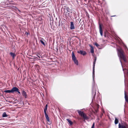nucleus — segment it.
<instances>
[{
  "mask_svg": "<svg viewBox=\"0 0 128 128\" xmlns=\"http://www.w3.org/2000/svg\"><path fill=\"white\" fill-rule=\"evenodd\" d=\"M10 4L12 5L14 4L13 2H10Z\"/></svg>",
  "mask_w": 128,
  "mask_h": 128,
  "instance_id": "24",
  "label": "nucleus"
},
{
  "mask_svg": "<svg viewBox=\"0 0 128 128\" xmlns=\"http://www.w3.org/2000/svg\"><path fill=\"white\" fill-rule=\"evenodd\" d=\"M77 52L84 56L86 54V51H84L82 50H80L78 51Z\"/></svg>",
  "mask_w": 128,
  "mask_h": 128,
  "instance_id": "7",
  "label": "nucleus"
},
{
  "mask_svg": "<svg viewBox=\"0 0 128 128\" xmlns=\"http://www.w3.org/2000/svg\"><path fill=\"white\" fill-rule=\"evenodd\" d=\"M40 42L44 46H45L46 45L44 43L46 42L45 40L43 38H41V40H40Z\"/></svg>",
  "mask_w": 128,
  "mask_h": 128,
  "instance_id": "10",
  "label": "nucleus"
},
{
  "mask_svg": "<svg viewBox=\"0 0 128 128\" xmlns=\"http://www.w3.org/2000/svg\"><path fill=\"white\" fill-rule=\"evenodd\" d=\"M59 25L60 24V22H58Z\"/></svg>",
  "mask_w": 128,
  "mask_h": 128,
  "instance_id": "33",
  "label": "nucleus"
},
{
  "mask_svg": "<svg viewBox=\"0 0 128 128\" xmlns=\"http://www.w3.org/2000/svg\"><path fill=\"white\" fill-rule=\"evenodd\" d=\"M44 113L45 114L46 118V119L47 120L48 122H49L50 119L48 115L47 114L46 112H44Z\"/></svg>",
  "mask_w": 128,
  "mask_h": 128,
  "instance_id": "11",
  "label": "nucleus"
},
{
  "mask_svg": "<svg viewBox=\"0 0 128 128\" xmlns=\"http://www.w3.org/2000/svg\"><path fill=\"white\" fill-rule=\"evenodd\" d=\"M66 120L70 125H72V122L68 119H67Z\"/></svg>",
  "mask_w": 128,
  "mask_h": 128,
  "instance_id": "14",
  "label": "nucleus"
},
{
  "mask_svg": "<svg viewBox=\"0 0 128 128\" xmlns=\"http://www.w3.org/2000/svg\"><path fill=\"white\" fill-rule=\"evenodd\" d=\"M99 30L100 32V34L101 36H103L102 34V27L101 25L100 24H99Z\"/></svg>",
  "mask_w": 128,
  "mask_h": 128,
  "instance_id": "8",
  "label": "nucleus"
},
{
  "mask_svg": "<svg viewBox=\"0 0 128 128\" xmlns=\"http://www.w3.org/2000/svg\"><path fill=\"white\" fill-rule=\"evenodd\" d=\"M26 104H29V103L27 102L26 103Z\"/></svg>",
  "mask_w": 128,
  "mask_h": 128,
  "instance_id": "32",
  "label": "nucleus"
},
{
  "mask_svg": "<svg viewBox=\"0 0 128 128\" xmlns=\"http://www.w3.org/2000/svg\"><path fill=\"white\" fill-rule=\"evenodd\" d=\"M118 128H128V125L125 123H119Z\"/></svg>",
  "mask_w": 128,
  "mask_h": 128,
  "instance_id": "5",
  "label": "nucleus"
},
{
  "mask_svg": "<svg viewBox=\"0 0 128 128\" xmlns=\"http://www.w3.org/2000/svg\"><path fill=\"white\" fill-rule=\"evenodd\" d=\"M94 127L92 126L91 128H94Z\"/></svg>",
  "mask_w": 128,
  "mask_h": 128,
  "instance_id": "29",
  "label": "nucleus"
},
{
  "mask_svg": "<svg viewBox=\"0 0 128 128\" xmlns=\"http://www.w3.org/2000/svg\"><path fill=\"white\" fill-rule=\"evenodd\" d=\"M124 46L125 47H126V48H127V46H126L125 45H124Z\"/></svg>",
  "mask_w": 128,
  "mask_h": 128,
  "instance_id": "30",
  "label": "nucleus"
},
{
  "mask_svg": "<svg viewBox=\"0 0 128 128\" xmlns=\"http://www.w3.org/2000/svg\"><path fill=\"white\" fill-rule=\"evenodd\" d=\"M94 44L97 47H98L99 49H101V48H98V46H100V45L98 44L96 42Z\"/></svg>",
  "mask_w": 128,
  "mask_h": 128,
  "instance_id": "22",
  "label": "nucleus"
},
{
  "mask_svg": "<svg viewBox=\"0 0 128 128\" xmlns=\"http://www.w3.org/2000/svg\"><path fill=\"white\" fill-rule=\"evenodd\" d=\"M7 115L6 114V113L5 112L3 113L2 114V116L3 117H7Z\"/></svg>",
  "mask_w": 128,
  "mask_h": 128,
  "instance_id": "20",
  "label": "nucleus"
},
{
  "mask_svg": "<svg viewBox=\"0 0 128 128\" xmlns=\"http://www.w3.org/2000/svg\"><path fill=\"white\" fill-rule=\"evenodd\" d=\"M72 59L74 62V63L76 65H78V60L76 59L75 54L73 52H72Z\"/></svg>",
  "mask_w": 128,
  "mask_h": 128,
  "instance_id": "4",
  "label": "nucleus"
},
{
  "mask_svg": "<svg viewBox=\"0 0 128 128\" xmlns=\"http://www.w3.org/2000/svg\"><path fill=\"white\" fill-rule=\"evenodd\" d=\"M25 34L27 37L28 38L29 37L30 34L29 32H25Z\"/></svg>",
  "mask_w": 128,
  "mask_h": 128,
  "instance_id": "19",
  "label": "nucleus"
},
{
  "mask_svg": "<svg viewBox=\"0 0 128 128\" xmlns=\"http://www.w3.org/2000/svg\"><path fill=\"white\" fill-rule=\"evenodd\" d=\"M68 16H69L70 15V14L69 13H68Z\"/></svg>",
  "mask_w": 128,
  "mask_h": 128,
  "instance_id": "28",
  "label": "nucleus"
},
{
  "mask_svg": "<svg viewBox=\"0 0 128 128\" xmlns=\"http://www.w3.org/2000/svg\"><path fill=\"white\" fill-rule=\"evenodd\" d=\"M13 7L14 8H16V6H13Z\"/></svg>",
  "mask_w": 128,
  "mask_h": 128,
  "instance_id": "31",
  "label": "nucleus"
},
{
  "mask_svg": "<svg viewBox=\"0 0 128 128\" xmlns=\"http://www.w3.org/2000/svg\"><path fill=\"white\" fill-rule=\"evenodd\" d=\"M90 47L91 48V49L90 50V52L91 53H93L94 52V48L93 46L91 45H90Z\"/></svg>",
  "mask_w": 128,
  "mask_h": 128,
  "instance_id": "16",
  "label": "nucleus"
},
{
  "mask_svg": "<svg viewBox=\"0 0 128 128\" xmlns=\"http://www.w3.org/2000/svg\"><path fill=\"white\" fill-rule=\"evenodd\" d=\"M48 108V104H46V105L45 107H44V112H46V110Z\"/></svg>",
  "mask_w": 128,
  "mask_h": 128,
  "instance_id": "17",
  "label": "nucleus"
},
{
  "mask_svg": "<svg viewBox=\"0 0 128 128\" xmlns=\"http://www.w3.org/2000/svg\"><path fill=\"white\" fill-rule=\"evenodd\" d=\"M118 57L120 58V60L122 66V62L121 60L120 59L122 58L124 61L126 62V61L125 58V57L123 54V52L122 49H119L118 50Z\"/></svg>",
  "mask_w": 128,
  "mask_h": 128,
  "instance_id": "2",
  "label": "nucleus"
},
{
  "mask_svg": "<svg viewBox=\"0 0 128 128\" xmlns=\"http://www.w3.org/2000/svg\"><path fill=\"white\" fill-rule=\"evenodd\" d=\"M22 94L23 96H24V90H22Z\"/></svg>",
  "mask_w": 128,
  "mask_h": 128,
  "instance_id": "25",
  "label": "nucleus"
},
{
  "mask_svg": "<svg viewBox=\"0 0 128 128\" xmlns=\"http://www.w3.org/2000/svg\"><path fill=\"white\" fill-rule=\"evenodd\" d=\"M92 126L94 127V122L93 123V124H92Z\"/></svg>",
  "mask_w": 128,
  "mask_h": 128,
  "instance_id": "26",
  "label": "nucleus"
},
{
  "mask_svg": "<svg viewBox=\"0 0 128 128\" xmlns=\"http://www.w3.org/2000/svg\"><path fill=\"white\" fill-rule=\"evenodd\" d=\"M118 120L116 118H115V120H114V123L116 124H118Z\"/></svg>",
  "mask_w": 128,
  "mask_h": 128,
  "instance_id": "18",
  "label": "nucleus"
},
{
  "mask_svg": "<svg viewBox=\"0 0 128 128\" xmlns=\"http://www.w3.org/2000/svg\"><path fill=\"white\" fill-rule=\"evenodd\" d=\"M12 93H14V92H18V93L20 94V92L19 91V89L16 87H13L11 90Z\"/></svg>",
  "mask_w": 128,
  "mask_h": 128,
  "instance_id": "6",
  "label": "nucleus"
},
{
  "mask_svg": "<svg viewBox=\"0 0 128 128\" xmlns=\"http://www.w3.org/2000/svg\"><path fill=\"white\" fill-rule=\"evenodd\" d=\"M96 58L94 59V61L93 62V72H92V77L93 82L92 83V100H94L95 98V96L96 94V89L95 87V83L94 81V78L95 77L94 74V68L96 60Z\"/></svg>",
  "mask_w": 128,
  "mask_h": 128,
  "instance_id": "1",
  "label": "nucleus"
},
{
  "mask_svg": "<svg viewBox=\"0 0 128 128\" xmlns=\"http://www.w3.org/2000/svg\"><path fill=\"white\" fill-rule=\"evenodd\" d=\"M10 55L12 56L13 58H14L15 56H16L15 54L12 52H10Z\"/></svg>",
  "mask_w": 128,
  "mask_h": 128,
  "instance_id": "15",
  "label": "nucleus"
},
{
  "mask_svg": "<svg viewBox=\"0 0 128 128\" xmlns=\"http://www.w3.org/2000/svg\"><path fill=\"white\" fill-rule=\"evenodd\" d=\"M97 97V98H98V96H97V97Z\"/></svg>",
  "mask_w": 128,
  "mask_h": 128,
  "instance_id": "34",
  "label": "nucleus"
},
{
  "mask_svg": "<svg viewBox=\"0 0 128 128\" xmlns=\"http://www.w3.org/2000/svg\"><path fill=\"white\" fill-rule=\"evenodd\" d=\"M66 10H67V12H66V13H67L68 12H69L68 10H70V8L68 7H67L66 8Z\"/></svg>",
  "mask_w": 128,
  "mask_h": 128,
  "instance_id": "23",
  "label": "nucleus"
},
{
  "mask_svg": "<svg viewBox=\"0 0 128 128\" xmlns=\"http://www.w3.org/2000/svg\"><path fill=\"white\" fill-rule=\"evenodd\" d=\"M75 28L73 22H70V29L71 30H73Z\"/></svg>",
  "mask_w": 128,
  "mask_h": 128,
  "instance_id": "9",
  "label": "nucleus"
},
{
  "mask_svg": "<svg viewBox=\"0 0 128 128\" xmlns=\"http://www.w3.org/2000/svg\"><path fill=\"white\" fill-rule=\"evenodd\" d=\"M124 96L125 100L128 103V97L126 94V92L125 91H124Z\"/></svg>",
  "mask_w": 128,
  "mask_h": 128,
  "instance_id": "13",
  "label": "nucleus"
},
{
  "mask_svg": "<svg viewBox=\"0 0 128 128\" xmlns=\"http://www.w3.org/2000/svg\"><path fill=\"white\" fill-rule=\"evenodd\" d=\"M4 92H5L6 93H10V92L12 93V91H11V90H4Z\"/></svg>",
  "mask_w": 128,
  "mask_h": 128,
  "instance_id": "21",
  "label": "nucleus"
},
{
  "mask_svg": "<svg viewBox=\"0 0 128 128\" xmlns=\"http://www.w3.org/2000/svg\"><path fill=\"white\" fill-rule=\"evenodd\" d=\"M28 97L27 96V95L26 94V93L24 92V98H27V99L25 100L24 99V101L26 100V101H28V100H27L28 99Z\"/></svg>",
  "mask_w": 128,
  "mask_h": 128,
  "instance_id": "12",
  "label": "nucleus"
},
{
  "mask_svg": "<svg viewBox=\"0 0 128 128\" xmlns=\"http://www.w3.org/2000/svg\"><path fill=\"white\" fill-rule=\"evenodd\" d=\"M78 112L80 116L82 117L84 120H87L89 119L88 118L86 114H85L83 112H82L80 110H78Z\"/></svg>",
  "mask_w": 128,
  "mask_h": 128,
  "instance_id": "3",
  "label": "nucleus"
},
{
  "mask_svg": "<svg viewBox=\"0 0 128 128\" xmlns=\"http://www.w3.org/2000/svg\"><path fill=\"white\" fill-rule=\"evenodd\" d=\"M116 16V15H114V16H111V17H114V16Z\"/></svg>",
  "mask_w": 128,
  "mask_h": 128,
  "instance_id": "27",
  "label": "nucleus"
}]
</instances>
